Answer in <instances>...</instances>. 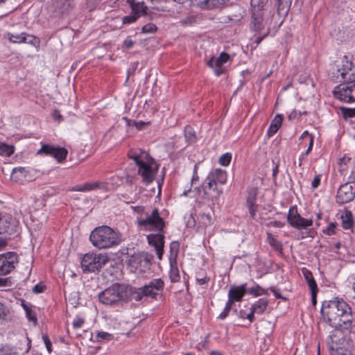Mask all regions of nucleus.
I'll return each mask as SVG.
<instances>
[{
  "instance_id": "obj_1",
  "label": "nucleus",
  "mask_w": 355,
  "mask_h": 355,
  "mask_svg": "<svg viewBox=\"0 0 355 355\" xmlns=\"http://www.w3.org/2000/svg\"><path fill=\"white\" fill-rule=\"evenodd\" d=\"M320 312L324 320L334 329L347 331L352 327L351 308L342 299L323 302Z\"/></svg>"
},
{
  "instance_id": "obj_2",
  "label": "nucleus",
  "mask_w": 355,
  "mask_h": 355,
  "mask_svg": "<svg viewBox=\"0 0 355 355\" xmlns=\"http://www.w3.org/2000/svg\"><path fill=\"white\" fill-rule=\"evenodd\" d=\"M89 241L98 249H107L119 245L120 235L107 225L95 227L91 232Z\"/></svg>"
},
{
  "instance_id": "obj_3",
  "label": "nucleus",
  "mask_w": 355,
  "mask_h": 355,
  "mask_svg": "<svg viewBox=\"0 0 355 355\" xmlns=\"http://www.w3.org/2000/svg\"><path fill=\"white\" fill-rule=\"evenodd\" d=\"M128 155L138 166V173L142 178V182L146 184L151 183L154 180L155 173L149 164L153 162V158L148 153L140 148L131 149Z\"/></svg>"
},
{
  "instance_id": "obj_4",
  "label": "nucleus",
  "mask_w": 355,
  "mask_h": 355,
  "mask_svg": "<svg viewBox=\"0 0 355 355\" xmlns=\"http://www.w3.org/2000/svg\"><path fill=\"white\" fill-rule=\"evenodd\" d=\"M327 344L331 355H352V344L346 330L334 329L330 333Z\"/></svg>"
},
{
  "instance_id": "obj_5",
  "label": "nucleus",
  "mask_w": 355,
  "mask_h": 355,
  "mask_svg": "<svg viewBox=\"0 0 355 355\" xmlns=\"http://www.w3.org/2000/svg\"><path fill=\"white\" fill-rule=\"evenodd\" d=\"M353 67V61L347 55H344L340 63L337 65L336 72H333L334 78L340 85L335 86L334 89H353L355 88V75L354 73L347 76Z\"/></svg>"
},
{
  "instance_id": "obj_6",
  "label": "nucleus",
  "mask_w": 355,
  "mask_h": 355,
  "mask_svg": "<svg viewBox=\"0 0 355 355\" xmlns=\"http://www.w3.org/2000/svg\"><path fill=\"white\" fill-rule=\"evenodd\" d=\"M128 286L114 284L101 292L98 295L99 301L105 304L111 305L119 301H130Z\"/></svg>"
},
{
  "instance_id": "obj_7",
  "label": "nucleus",
  "mask_w": 355,
  "mask_h": 355,
  "mask_svg": "<svg viewBox=\"0 0 355 355\" xmlns=\"http://www.w3.org/2000/svg\"><path fill=\"white\" fill-rule=\"evenodd\" d=\"M264 12H251L250 29L255 33V43L259 44L270 33V29L267 20L263 17Z\"/></svg>"
},
{
  "instance_id": "obj_8",
  "label": "nucleus",
  "mask_w": 355,
  "mask_h": 355,
  "mask_svg": "<svg viewBox=\"0 0 355 355\" xmlns=\"http://www.w3.org/2000/svg\"><path fill=\"white\" fill-rule=\"evenodd\" d=\"M109 261L105 254H85L81 261V267L84 272L98 271Z\"/></svg>"
},
{
  "instance_id": "obj_9",
  "label": "nucleus",
  "mask_w": 355,
  "mask_h": 355,
  "mask_svg": "<svg viewBox=\"0 0 355 355\" xmlns=\"http://www.w3.org/2000/svg\"><path fill=\"white\" fill-rule=\"evenodd\" d=\"M355 198V174L349 177L347 182L342 184L336 194V202L338 204H345L351 202Z\"/></svg>"
},
{
  "instance_id": "obj_10",
  "label": "nucleus",
  "mask_w": 355,
  "mask_h": 355,
  "mask_svg": "<svg viewBox=\"0 0 355 355\" xmlns=\"http://www.w3.org/2000/svg\"><path fill=\"white\" fill-rule=\"evenodd\" d=\"M37 154L51 157L58 162H62L67 158L68 150L64 147L43 144L41 148L37 150Z\"/></svg>"
},
{
  "instance_id": "obj_11",
  "label": "nucleus",
  "mask_w": 355,
  "mask_h": 355,
  "mask_svg": "<svg viewBox=\"0 0 355 355\" xmlns=\"http://www.w3.org/2000/svg\"><path fill=\"white\" fill-rule=\"evenodd\" d=\"M130 6L131 13L122 18L124 25H129L135 23L141 16L146 14L147 7L143 2L135 3L134 0H126Z\"/></svg>"
},
{
  "instance_id": "obj_12",
  "label": "nucleus",
  "mask_w": 355,
  "mask_h": 355,
  "mask_svg": "<svg viewBox=\"0 0 355 355\" xmlns=\"http://www.w3.org/2000/svg\"><path fill=\"white\" fill-rule=\"evenodd\" d=\"M287 220L291 227L298 230H304L313 225L312 219H306L300 215L296 206L289 209Z\"/></svg>"
},
{
  "instance_id": "obj_13",
  "label": "nucleus",
  "mask_w": 355,
  "mask_h": 355,
  "mask_svg": "<svg viewBox=\"0 0 355 355\" xmlns=\"http://www.w3.org/2000/svg\"><path fill=\"white\" fill-rule=\"evenodd\" d=\"M128 288L130 290L129 293L130 301L135 300L138 302L141 300L144 297L155 299V284L153 282L139 288L130 286H128Z\"/></svg>"
},
{
  "instance_id": "obj_14",
  "label": "nucleus",
  "mask_w": 355,
  "mask_h": 355,
  "mask_svg": "<svg viewBox=\"0 0 355 355\" xmlns=\"http://www.w3.org/2000/svg\"><path fill=\"white\" fill-rule=\"evenodd\" d=\"M18 256L15 252H9L0 255V275H6L15 268Z\"/></svg>"
},
{
  "instance_id": "obj_15",
  "label": "nucleus",
  "mask_w": 355,
  "mask_h": 355,
  "mask_svg": "<svg viewBox=\"0 0 355 355\" xmlns=\"http://www.w3.org/2000/svg\"><path fill=\"white\" fill-rule=\"evenodd\" d=\"M18 221L11 216H2L0 213V234L12 235L16 232Z\"/></svg>"
},
{
  "instance_id": "obj_16",
  "label": "nucleus",
  "mask_w": 355,
  "mask_h": 355,
  "mask_svg": "<svg viewBox=\"0 0 355 355\" xmlns=\"http://www.w3.org/2000/svg\"><path fill=\"white\" fill-rule=\"evenodd\" d=\"M165 223L162 218L159 216L157 210V255L159 259H162L164 252V236L163 229Z\"/></svg>"
},
{
  "instance_id": "obj_17",
  "label": "nucleus",
  "mask_w": 355,
  "mask_h": 355,
  "mask_svg": "<svg viewBox=\"0 0 355 355\" xmlns=\"http://www.w3.org/2000/svg\"><path fill=\"white\" fill-rule=\"evenodd\" d=\"M149 259L145 253H138L132 255L128 259V264L132 268L144 270L149 266Z\"/></svg>"
},
{
  "instance_id": "obj_18",
  "label": "nucleus",
  "mask_w": 355,
  "mask_h": 355,
  "mask_svg": "<svg viewBox=\"0 0 355 355\" xmlns=\"http://www.w3.org/2000/svg\"><path fill=\"white\" fill-rule=\"evenodd\" d=\"M229 58L230 55L227 53L223 52L217 58L212 57L207 62V65L213 69L214 73L218 76L224 72V69L222 65L227 62Z\"/></svg>"
},
{
  "instance_id": "obj_19",
  "label": "nucleus",
  "mask_w": 355,
  "mask_h": 355,
  "mask_svg": "<svg viewBox=\"0 0 355 355\" xmlns=\"http://www.w3.org/2000/svg\"><path fill=\"white\" fill-rule=\"evenodd\" d=\"M8 40L15 44L28 43L33 46H37L38 42L33 35H27L25 33H10L7 34Z\"/></svg>"
},
{
  "instance_id": "obj_20",
  "label": "nucleus",
  "mask_w": 355,
  "mask_h": 355,
  "mask_svg": "<svg viewBox=\"0 0 355 355\" xmlns=\"http://www.w3.org/2000/svg\"><path fill=\"white\" fill-rule=\"evenodd\" d=\"M204 198L208 200H214L218 199L222 194V189L218 188L217 184L205 181L202 185Z\"/></svg>"
},
{
  "instance_id": "obj_21",
  "label": "nucleus",
  "mask_w": 355,
  "mask_h": 355,
  "mask_svg": "<svg viewBox=\"0 0 355 355\" xmlns=\"http://www.w3.org/2000/svg\"><path fill=\"white\" fill-rule=\"evenodd\" d=\"M106 188L107 183L96 181L93 182H85L83 184L76 185L71 189V191L87 192L96 189H105Z\"/></svg>"
},
{
  "instance_id": "obj_22",
  "label": "nucleus",
  "mask_w": 355,
  "mask_h": 355,
  "mask_svg": "<svg viewBox=\"0 0 355 355\" xmlns=\"http://www.w3.org/2000/svg\"><path fill=\"white\" fill-rule=\"evenodd\" d=\"M227 0H190L193 6H197L203 10H211L218 8L225 3Z\"/></svg>"
},
{
  "instance_id": "obj_23",
  "label": "nucleus",
  "mask_w": 355,
  "mask_h": 355,
  "mask_svg": "<svg viewBox=\"0 0 355 355\" xmlns=\"http://www.w3.org/2000/svg\"><path fill=\"white\" fill-rule=\"evenodd\" d=\"M137 225L142 230L152 231L155 228V208L153 209L150 215L146 218H137Z\"/></svg>"
},
{
  "instance_id": "obj_24",
  "label": "nucleus",
  "mask_w": 355,
  "mask_h": 355,
  "mask_svg": "<svg viewBox=\"0 0 355 355\" xmlns=\"http://www.w3.org/2000/svg\"><path fill=\"white\" fill-rule=\"evenodd\" d=\"M205 181L224 184L227 182L226 172L220 168H215L209 172Z\"/></svg>"
},
{
  "instance_id": "obj_25",
  "label": "nucleus",
  "mask_w": 355,
  "mask_h": 355,
  "mask_svg": "<svg viewBox=\"0 0 355 355\" xmlns=\"http://www.w3.org/2000/svg\"><path fill=\"white\" fill-rule=\"evenodd\" d=\"M247 293L246 284H243L239 286L232 285L228 291V296L236 302H241L244 295Z\"/></svg>"
},
{
  "instance_id": "obj_26",
  "label": "nucleus",
  "mask_w": 355,
  "mask_h": 355,
  "mask_svg": "<svg viewBox=\"0 0 355 355\" xmlns=\"http://www.w3.org/2000/svg\"><path fill=\"white\" fill-rule=\"evenodd\" d=\"M213 216L214 211L211 208L207 207V209L199 214L198 220L199 223L202 224V226L207 227L213 223Z\"/></svg>"
},
{
  "instance_id": "obj_27",
  "label": "nucleus",
  "mask_w": 355,
  "mask_h": 355,
  "mask_svg": "<svg viewBox=\"0 0 355 355\" xmlns=\"http://www.w3.org/2000/svg\"><path fill=\"white\" fill-rule=\"evenodd\" d=\"M283 121V116L277 114L271 121L270 127L268 130V135L272 136L275 135L282 125Z\"/></svg>"
},
{
  "instance_id": "obj_28",
  "label": "nucleus",
  "mask_w": 355,
  "mask_h": 355,
  "mask_svg": "<svg viewBox=\"0 0 355 355\" xmlns=\"http://www.w3.org/2000/svg\"><path fill=\"white\" fill-rule=\"evenodd\" d=\"M342 226L344 229L348 230L353 227L354 219L351 211L346 209L341 216Z\"/></svg>"
},
{
  "instance_id": "obj_29",
  "label": "nucleus",
  "mask_w": 355,
  "mask_h": 355,
  "mask_svg": "<svg viewBox=\"0 0 355 355\" xmlns=\"http://www.w3.org/2000/svg\"><path fill=\"white\" fill-rule=\"evenodd\" d=\"M300 139L303 141H306L309 142V147L306 152L303 153L300 159L302 160L305 156H306L312 150V147L313 145V137L312 135L309 134L308 131H304L300 137Z\"/></svg>"
},
{
  "instance_id": "obj_30",
  "label": "nucleus",
  "mask_w": 355,
  "mask_h": 355,
  "mask_svg": "<svg viewBox=\"0 0 355 355\" xmlns=\"http://www.w3.org/2000/svg\"><path fill=\"white\" fill-rule=\"evenodd\" d=\"M268 304V302L267 300L261 298L257 301L251 308L253 309V311H255L256 313L261 314L266 310L267 306Z\"/></svg>"
},
{
  "instance_id": "obj_31",
  "label": "nucleus",
  "mask_w": 355,
  "mask_h": 355,
  "mask_svg": "<svg viewBox=\"0 0 355 355\" xmlns=\"http://www.w3.org/2000/svg\"><path fill=\"white\" fill-rule=\"evenodd\" d=\"M268 0H251V12H264L263 8L268 3Z\"/></svg>"
},
{
  "instance_id": "obj_32",
  "label": "nucleus",
  "mask_w": 355,
  "mask_h": 355,
  "mask_svg": "<svg viewBox=\"0 0 355 355\" xmlns=\"http://www.w3.org/2000/svg\"><path fill=\"white\" fill-rule=\"evenodd\" d=\"M302 273H303L304 277L307 282V284L309 285L310 290L317 289L318 288L317 284L313 277L311 272L306 268H303Z\"/></svg>"
},
{
  "instance_id": "obj_33",
  "label": "nucleus",
  "mask_w": 355,
  "mask_h": 355,
  "mask_svg": "<svg viewBox=\"0 0 355 355\" xmlns=\"http://www.w3.org/2000/svg\"><path fill=\"white\" fill-rule=\"evenodd\" d=\"M122 119L125 122L126 125L128 127L135 126L137 128V130H142L145 126H146L149 124L148 121H147V122L143 121H136L129 119L126 116L123 117Z\"/></svg>"
},
{
  "instance_id": "obj_34",
  "label": "nucleus",
  "mask_w": 355,
  "mask_h": 355,
  "mask_svg": "<svg viewBox=\"0 0 355 355\" xmlns=\"http://www.w3.org/2000/svg\"><path fill=\"white\" fill-rule=\"evenodd\" d=\"M267 241L270 245L276 251L282 252V245L280 241H277L272 234H267Z\"/></svg>"
},
{
  "instance_id": "obj_35",
  "label": "nucleus",
  "mask_w": 355,
  "mask_h": 355,
  "mask_svg": "<svg viewBox=\"0 0 355 355\" xmlns=\"http://www.w3.org/2000/svg\"><path fill=\"white\" fill-rule=\"evenodd\" d=\"M247 293L255 297H258L262 295H267L268 290L263 289L259 285L256 284L254 286L247 289Z\"/></svg>"
},
{
  "instance_id": "obj_36",
  "label": "nucleus",
  "mask_w": 355,
  "mask_h": 355,
  "mask_svg": "<svg viewBox=\"0 0 355 355\" xmlns=\"http://www.w3.org/2000/svg\"><path fill=\"white\" fill-rule=\"evenodd\" d=\"M278 2L277 10L279 12H286L291 6L292 0H277Z\"/></svg>"
},
{
  "instance_id": "obj_37",
  "label": "nucleus",
  "mask_w": 355,
  "mask_h": 355,
  "mask_svg": "<svg viewBox=\"0 0 355 355\" xmlns=\"http://www.w3.org/2000/svg\"><path fill=\"white\" fill-rule=\"evenodd\" d=\"M14 153L13 148L5 143H0V155L10 157Z\"/></svg>"
},
{
  "instance_id": "obj_38",
  "label": "nucleus",
  "mask_w": 355,
  "mask_h": 355,
  "mask_svg": "<svg viewBox=\"0 0 355 355\" xmlns=\"http://www.w3.org/2000/svg\"><path fill=\"white\" fill-rule=\"evenodd\" d=\"M27 171L25 168L23 167H17L14 168L12 171V177L15 179H21L26 176Z\"/></svg>"
},
{
  "instance_id": "obj_39",
  "label": "nucleus",
  "mask_w": 355,
  "mask_h": 355,
  "mask_svg": "<svg viewBox=\"0 0 355 355\" xmlns=\"http://www.w3.org/2000/svg\"><path fill=\"white\" fill-rule=\"evenodd\" d=\"M59 4L61 11L64 12L73 8V0H60Z\"/></svg>"
},
{
  "instance_id": "obj_40",
  "label": "nucleus",
  "mask_w": 355,
  "mask_h": 355,
  "mask_svg": "<svg viewBox=\"0 0 355 355\" xmlns=\"http://www.w3.org/2000/svg\"><path fill=\"white\" fill-rule=\"evenodd\" d=\"M184 137L188 142H193L196 140L195 132L191 126H186L184 129Z\"/></svg>"
},
{
  "instance_id": "obj_41",
  "label": "nucleus",
  "mask_w": 355,
  "mask_h": 355,
  "mask_svg": "<svg viewBox=\"0 0 355 355\" xmlns=\"http://www.w3.org/2000/svg\"><path fill=\"white\" fill-rule=\"evenodd\" d=\"M333 96L340 100V101L350 103V99H349L348 96H349V92H334L332 90Z\"/></svg>"
},
{
  "instance_id": "obj_42",
  "label": "nucleus",
  "mask_w": 355,
  "mask_h": 355,
  "mask_svg": "<svg viewBox=\"0 0 355 355\" xmlns=\"http://www.w3.org/2000/svg\"><path fill=\"white\" fill-rule=\"evenodd\" d=\"M340 110L345 120L355 116V108L340 107Z\"/></svg>"
},
{
  "instance_id": "obj_43",
  "label": "nucleus",
  "mask_w": 355,
  "mask_h": 355,
  "mask_svg": "<svg viewBox=\"0 0 355 355\" xmlns=\"http://www.w3.org/2000/svg\"><path fill=\"white\" fill-rule=\"evenodd\" d=\"M102 0H85V7L89 11L96 9Z\"/></svg>"
},
{
  "instance_id": "obj_44",
  "label": "nucleus",
  "mask_w": 355,
  "mask_h": 355,
  "mask_svg": "<svg viewBox=\"0 0 355 355\" xmlns=\"http://www.w3.org/2000/svg\"><path fill=\"white\" fill-rule=\"evenodd\" d=\"M0 355H16V352L9 345H4L0 347Z\"/></svg>"
},
{
  "instance_id": "obj_45",
  "label": "nucleus",
  "mask_w": 355,
  "mask_h": 355,
  "mask_svg": "<svg viewBox=\"0 0 355 355\" xmlns=\"http://www.w3.org/2000/svg\"><path fill=\"white\" fill-rule=\"evenodd\" d=\"M169 276L172 282H177L179 281L180 275L177 267H171Z\"/></svg>"
},
{
  "instance_id": "obj_46",
  "label": "nucleus",
  "mask_w": 355,
  "mask_h": 355,
  "mask_svg": "<svg viewBox=\"0 0 355 355\" xmlns=\"http://www.w3.org/2000/svg\"><path fill=\"white\" fill-rule=\"evenodd\" d=\"M96 338L98 341H101L103 340H110L113 339L114 336L112 334H108L104 331H99L96 334Z\"/></svg>"
},
{
  "instance_id": "obj_47",
  "label": "nucleus",
  "mask_w": 355,
  "mask_h": 355,
  "mask_svg": "<svg viewBox=\"0 0 355 355\" xmlns=\"http://www.w3.org/2000/svg\"><path fill=\"white\" fill-rule=\"evenodd\" d=\"M338 226V224L335 222L330 223L328 227L323 230L324 234L331 236L336 234V228Z\"/></svg>"
},
{
  "instance_id": "obj_48",
  "label": "nucleus",
  "mask_w": 355,
  "mask_h": 355,
  "mask_svg": "<svg viewBox=\"0 0 355 355\" xmlns=\"http://www.w3.org/2000/svg\"><path fill=\"white\" fill-rule=\"evenodd\" d=\"M232 155L230 153H225L219 158V163L224 166H228L230 163Z\"/></svg>"
},
{
  "instance_id": "obj_49",
  "label": "nucleus",
  "mask_w": 355,
  "mask_h": 355,
  "mask_svg": "<svg viewBox=\"0 0 355 355\" xmlns=\"http://www.w3.org/2000/svg\"><path fill=\"white\" fill-rule=\"evenodd\" d=\"M257 200V193L254 191H251L247 198L246 204L247 206H255Z\"/></svg>"
},
{
  "instance_id": "obj_50",
  "label": "nucleus",
  "mask_w": 355,
  "mask_h": 355,
  "mask_svg": "<svg viewBox=\"0 0 355 355\" xmlns=\"http://www.w3.org/2000/svg\"><path fill=\"white\" fill-rule=\"evenodd\" d=\"M26 316L29 322H32L34 324V325L37 324V320L36 314L33 309H31L30 311H27L26 313Z\"/></svg>"
},
{
  "instance_id": "obj_51",
  "label": "nucleus",
  "mask_w": 355,
  "mask_h": 355,
  "mask_svg": "<svg viewBox=\"0 0 355 355\" xmlns=\"http://www.w3.org/2000/svg\"><path fill=\"white\" fill-rule=\"evenodd\" d=\"M42 338L45 344V346H46V348L48 352L51 353L52 352V344H51V341L50 340L48 335L43 334Z\"/></svg>"
},
{
  "instance_id": "obj_52",
  "label": "nucleus",
  "mask_w": 355,
  "mask_h": 355,
  "mask_svg": "<svg viewBox=\"0 0 355 355\" xmlns=\"http://www.w3.org/2000/svg\"><path fill=\"white\" fill-rule=\"evenodd\" d=\"M350 160H351L350 158L345 157H343L340 159V162H339L338 164H339V171L341 173H343L346 170L345 166L347 164V162H350Z\"/></svg>"
},
{
  "instance_id": "obj_53",
  "label": "nucleus",
  "mask_w": 355,
  "mask_h": 355,
  "mask_svg": "<svg viewBox=\"0 0 355 355\" xmlns=\"http://www.w3.org/2000/svg\"><path fill=\"white\" fill-rule=\"evenodd\" d=\"M155 29V26L153 24H148L144 25L142 27L141 31H142V33H153Z\"/></svg>"
},
{
  "instance_id": "obj_54",
  "label": "nucleus",
  "mask_w": 355,
  "mask_h": 355,
  "mask_svg": "<svg viewBox=\"0 0 355 355\" xmlns=\"http://www.w3.org/2000/svg\"><path fill=\"white\" fill-rule=\"evenodd\" d=\"M85 322V320L82 318H77L74 319L72 325L74 329L80 328Z\"/></svg>"
},
{
  "instance_id": "obj_55",
  "label": "nucleus",
  "mask_w": 355,
  "mask_h": 355,
  "mask_svg": "<svg viewBox=\"0 0 355 355\" xmlns=\"http://www.w3.org/2000/svg\"><path fill=\"white\" fill-rule=\"evenodd\" d=\"M235 10L237 14L234 15H232L231 20L239 21L243 17V11L241 10V8H237Z\"/></svg>"
},
{
  "instance_id": "obj_56",
  "label": "nucleus",
  "mask_w": 355,
  "mask_h": 355,
  "mask_svg": "<svg viewBox=\"0 0 355 355\" xmlns=\"http://www.w3.org/2000/svg\"><path fill=\"white\" fill-rule=\"evenodd\" d=\"M135 42L130 37L126 38L123 41V48L125 49H130L134 46Z\"/></svg>"
},
{
  "instance_id": "obj_57",
  "label": "nucleus",
  "mask_w": 355,
  "mask_h": 355,
  "mask_svg": "<svg viewBox=\"0 0 355 355\" xmlns=\"http://www.w3.org/2000/svg\"><path fill=\"white\" fill-rule=\"evenodd\" d=\"M51 115L54 121L60 122L62 120V116L58 110H54Z\"/></svg>"
},
{
  "instance_id": "obj_58",
  "label": "nucleus",
  "mask_w": 355,
  "mask_h": 355,
  "mask_svg": "<svg viewBox=\"0 0 355 355\" xmlns=\"http://www.w3.org/2000/svg\"><path fill=\"white\" fill-rule=\"evenodd\" d=\"M320 181H321V175H317L314 177L312 182H311V187L313 188V189H316L318 187V186L320 185Z\"/></svg>"
},
{
  "instance_id": "obj_59",
  "label": "nucleus",
  "mask_w": 355,
  "mask_h": 355,
  "mask_svg": "<svg viewBox=\"0 0 355 355\" xmlns=\"http://www.w3.org/2000/svg\"><path fill=\"white\" fill-rule=\"evenodd\" d=\"M172 0H157V10H164L166 6L162 3H166Z\"/></svg>"
},
{
  "instance_id": "obj_60",
  "label": "nucleus",
  "mask_w": 355,
  "mask_h": 355,
  "mask_svg": "<svg viewBox=\"0 0 355 355\" xmlns=\"http://www.w3.org/2000/svg\"><path fill=\"white\" fill-rule=\"evenodd\" d=\"M334 92H349L348 98L350 99V103H355V90H334Z\"/></svg>"
},
{
  "instance_id": "obj_61",
  "label": "nucleus",
  "mask_w": 355,
  "mask_h": 355,
  "mask_svg": "<svg viewBox=\"0 0 355 355\" xmlns=\"http://www.w3.org/2000/svg\"><path fill=\"white\" fill-rule=\"evenodd\" d=\"M45 289V286L41 284H37L36 285L34 286V287L33 288V291L35 293H41L42 292H44Z\"/></svg>"
},
{
  "instance_id": "obj_62",
  "label": "nucleus",
  "mask_w": 355,
  "mask_h": 355,
  "mask_svg": "<svg viewBox=\"0 0 355 355\" xmlns=\"http://www.w3.org/2000/svg\"><path fill=\"white\" fill-rule=\"evenodd\" d=\"M270 290L273 293L274 295L277 299H285L281 295V291L279 289L276 288L275 287H270Z\"/></svg>"
},
{
  "instance_id": "obj_63",
  "label": "nucleus",
  "mask_w": 355,
  "mask_h": 355,
  "mask_svg": "<svg viewBox=\"0 0 355 355\" xmlns=\"http://www.w3.org/2000/svg\"><path fill=\"white\" fill-rule=\"evenodd\" d=\"M147 240L149 245L155 248V234H150L148 235Z\"/></svg>"
},
{
  "instance_id": "obj_64",
  "label": "nucleus",
  "mask_w": 355,
  "mask_h": 355,
  "mask_svg": "<svg viewBox=\"0 0 355 355\" xmlns=\"http://www.w3.org/2000/svg\"><path fill=\"white\" fill-rule=\"evenodd\" d=\"M268 226H272V227H275L281 228V227H283L284 226V223L281 222V221L275 220V221L270 222L268 224Z\"/></svg>"
}]
</instances>
